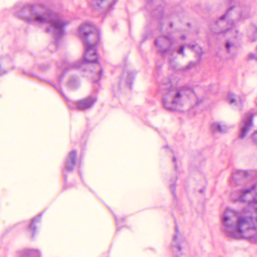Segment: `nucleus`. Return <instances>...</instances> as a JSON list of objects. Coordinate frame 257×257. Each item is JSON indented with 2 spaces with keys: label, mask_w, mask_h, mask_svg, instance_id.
Returning a JSON list of instances; mask_svg holds the SVG:
<instances>
[{
  "label": "nucleus",
  "mask_w": 257,
  "mask_h": 257,
  "mask_svg": "<svg viewBox=\"0 0 257 257\" xmlns=\"http://www.w3.org/2000/svg\"><path fill=\"white\" fill-rule=\"evenodd\" d=\"M235 201L247 202L257 212V185L241 189L231 194ZM223 230L227 235L234 238H247L257 243V217L227 208L220 216Z\"/></svg>",
  "instance_id": "f257e3e1"
},
{
  "label": "nucleus",
  "mask_w": 257,
  "mask_h": 257,
  "mask_svg": "<svg viewBox=\"0 0 257 257\" xmlns=\"http://www.w3.org/2000/svg\"><path fill=\"white\" fill-rule=\"evenodd\" d=\"M18 17L31 23L47 24L46 31L54 34L58 38L64 33V27L68 23L60 19L55 13L41 8L40 6H25L18 14Z\"/></svg>",
  "instance_id": "f03ea898"
},
{
  "label": "nucleus",
  "mask_w": 257,
  "mask_h": 257,
  "mask_svg": "<svg viewBox=\"0 0 257 257\" xmlns=\"http://www.w3.org/2000/svg\"><path fill=\"white\" fill-rule=\"evenodd\" d=\"M94 27L90 24H83L79 28V35L81 38L85 52L84 54V60L82 62H78L77 63H72L65 65L69 66L67 69L77 68L81 65L87 63H96L97 60V54L96 51V46L99 41L98 33H94ZM65 66H63L64 68Z\"/></svg>",
  "instance_id": "7ed1b4c3"
},
{
  "label": "nucleus",
  "mask_w": 257,
  "mask_h": 257,
  "mask_svg": "<svg viewBox=\"0 0 257 257\" xmlns=\"http://www.w3.org/2000/svg\"><path fill=\"white\" fill-rule=\"evenodd\" d=\"M170 98H164L163 105L165 109L175 111L177 107L184 104L189 97L195 96L193 90L189 87L182 86L171 90L169 92Z\"/></svg>",
  "instance_id": "20e7f679"
},
{
  "label": "nucleus",
  "mask_w": 257,
  "mask_h": 257,
  "mask_svg": "<svg viewBox=\"0 0 257 257\" xmlns=\"http://www.w3.org/2000/svg\"><path fill=\"white\" fill-rule=\"evenodd\" d=\"M173 41L169 36H161L155 40V45L159 48V51L164 57L172 56L175 49L172 48Z\"/></svg>",
  "instance_id": "39448f33"
},
{
  "label": "nucleus",
  "mask_w": 257,
  "mask_h": 257,
  "mask_svg": "<svg viewBox=\"0 0 257 257\" xmlns=\"http://www.w3.org/2000/svg\"><path fill=\"white\" fill-rule=\"evenodd\" d=\"M188 247V243L184 236L176 230V234L173 236L171 244V248L177 255L182 254Z\"/></svg>",
  "instance_id": "423d86ee"
},
{
  "label": "nucleus",
  "mask_w": 257,
  "mask_h": 257,
  "mask_svg": "<svg viewBox=\"0 0 257 257\" xmlns=\"http://www.w3.org/2000/svg\"><path fill=\"white\" fill-rule=\"evenodd\" d=\"M77 151L75 150L70 151L66 159L65 167L63 170V173L65 178V171L71 172L73 170L75 166L77 164L76 159Z\"/></svg>",
  "instance_id": "0eeeda50"
},
{
  "label": "nucleus",
  "mask_w": 257,
  "mask_h": 257,
  "mask_svg": "<svg viewBox=\"0 0 257 257\" xmlns=\"http://www.w3.org/2000/svg\"><path fill=\"white\" fill-rule=\"evenodd\" d=\"M95 96H89L78 100L76 102V108L79 110H85L91 108L96 101Z\"/></svg>",
  "instance_id": "6e6552de"
},
{
  "label": "nucleus",
  "mask_w": 257,
  "mask_h": 257,
  "mask_svg": "<svg viewBox=\"0 0 257 257\" xmlns=\"http://www.w3.org/2000/svg\"><path fill=\"white\" fill-rule=\"evenodd\" d=\"M19 257H40V253L37 250L25 249L18 253Z\"/></svg>",
  "instance_id": "1a4fd4ad"
},
{
  "label": "nucleus",
  "mask_w": 257,
  "mask_h": 257,
  "mask_svg": "<svg viewBox=\"0 0 257 257\" xmlns=\"http://www.w3.org/2000/svg\"><path fill=\"white\" fill-rule=\"evenodd\" d=\"M225 48L226 52L228 54L231 56H234L236 55L237 52V47L236 45L232 42L229 41H227L225 45Z\"/></svg>",
  "instance_id": "9d476101"
},
{
  "label": "nucleus",
  "mask_w": 257,
  "mask_h": 257,
  "mask_svg": "<svg viewBox=\"0 0 257 257\" xmlns=\"http://www.w3.org/2000/svg\"><path fill=\"white\" fill-rule=\"evenodd\" d=\"M243 126L241 128H249L253 126L252 122V115L247 114L242 120Z\"/></svg>",
  "instance_id": "9b49d317"
},
{
  "label": "nucleus",
  "mask_w": 257,
  "mask_h": 257,
  "mask_svg": "<svg viewBox=\"0 0 257 257\" xmlns=\"http://www.w3.org/2000/svg\"><path fill=\"white\" fill-rule=\"evenodd\" d=\"M226 99L229 103L231 105H237L239 103L241 104L242 102L239 96H236L233 93H229Z\"/></svg>",
  "instance_id": "f8f14e48"
},
{
  "label": "nucleus",
  "mask_w": 257,
  "mask_h": 257,
  "mask_svg": "<svg viewBox=\"0 0 257 257\" xmlns=\"http://www.w3.org/2000/svg\"><path fill=\"white\" fill-rule=\"evenodd\" d=\"M215 34H219V33H225L228 35L229 36L233 37L234 38H237L236 33H237V30L234 28H228L226 29V30H221L220 31H212Z\"/></svg>",
  "instance_id": "ddd939ff"
},
{
  "label": "nucleus",
  "mask_w": 257,
  "mask_h": 257,
  "mask_svg": "<svg viewBox=\"0 0 257 257\" xmlns=\"http://www.w3.org/2000/svg\"><path fill=\"white\" fill-rule=\"evenodd\" d=\"M177 180V178L176 177L172 178L170 181V184H169L170 190L171 191V192L174 198L176 197L175 182H176Z\"/></svg>",
  "instance_id": "4468645a"
},
{
  "label": "nucleus",
  "mask_w": 257,
  "mask_h": 257,
  "mask_svg": "<svg viewBox=\"0 0 257 257\" xmlns=\"http://www.w3.org/2000/svg\"><path fill=\"white\" fill-rule=\"evenodd\" d=\"M41 217V215H39L38 217H34L32 220V222H31V224H30V225L29 226L30 230H32V231H33L34 232L35 228H36L35 226V224L36 222H39L40 220Z\"/></svg>",
  "instance_id": "2eb2a0df"
},
{
  "label": "nucleus",
  "mask_w": 257,
  "mask_h": 257,
  "mask_svg": "<svg viewBox=\"0 0 257 257\" xmlns=\"http://www.w3.org/2000/svg\"><path fill=\"white\" fill-rule=\"evenodd\" d=\"M232 8H231L230 9H229L226 13L223 15L222 17H221V18H220L219 20L218 21V22H217L215 24V26H219V25H223V24L225 23V21H224V19L226 18V17L228 16V15L229 14V12L231 11V10H232Z\"/></svg>",
  "instance_id": "dca6fc26"
},
{
  "label": "nucleus",
  "mask_w": 257,
  "mask_h": 257,
  "mask_svg": "<svg viewBox=\"0 0 257 257\" xmlns=\"http://www.w3.org/2000/svg\"><path fill=\"white\" fill-rule=\"evenodd\" d=\"M79 83L77 80L75 78L71 79L68 82L69 87L72 89H74L77 87Z\"/></svg>",
  "instance_id": "f3484780"
},
{
  "label": "nucleus",
  "mask_w": 257,
  "mask_h": 257,
  "mask_svg": "<svg viewBox=\"0 0 257 257\" xmlns=\"http://www.w3.org/2000/svg\"><path fill=\"white\" fill-rule=\"evenodd\" d=\"M188 47L192 49L199 55H201L202 54L201 48L197 44L194 45H188Z\"/></svg>",
  "instance_id": "a211bd4d"
},
{
  "label": "nucleus",
  "mask_w": 257,
  "mask_h": 257,
  "mask_svg": "<svg viewBox=\"0 0 257 257\" xmlns=\"http://www.w3.org/2000/svg\"><path fill=\"white\" fill-rule=\"evenodd\" d=\"M222 127H226L227 125L219 122H215L211 124V128H221Z\"/></svg>",
  "instance_id": "6ab92c4d"
},
{
  "label": "nucleus",
  "mask_w": 257,
  "mask_h": 257,
  "mask_svg": "<svg viewBox=\"0 0 257 257\" xmlns=\"http://www.w3.org/2000/svg\"><path fill=\"white\" fill-rule=\"evenodd\" d=\"M240 172H234L232 174L231 178L230 180V184L231 185L235 184V180L237 179V176L240 173Z\"/></svg>",
  "instance_id": "aec40b11"
},
{
  "label": "nucleus",
  "mask_w": 257,
  "mask_h": 257,
  "mask_svg": "<svg viewBox=\"0 0 257 257\" xmlns=\"http://www.w3.org/2000/svg\"><path fill=\"white\" fill-rule=\"evenodd\" d=\"M249 130H246V129L241 130V131L240 132V134H239V138L241 139L244 138L246 136V135L248 133Z\"/></svg>",
  "instance_id": "412c9836"
},
{
  "label": "nucleus",
  "mask_w": 257,
  "mask_h": 257,
  "mask_svg": "<svg viewBox=\"0 0 257 257\" xmlns=\"http://www.w3.org/2000/svg\"><path fill=\"white\" fill-rule=\"evenodd\" d=\"M213 131L212 133L214 135H215L216 134H222L225 133V130H213Z\"/></svg>",
  "instance_id": "4be33fe9"
},
{
  "label": "nucleus",
  "mask_w": 257,
  "mask_h": 257,
  "mask_svg": "<svg viewBox=\"0 0 257 257\" xmlns=\"http://www.w3.org/2000/svg\"><path fill=\"white\" fill-rule=\"evenodd\" d=\"M239 15H240V18H243V19L246 18L248 16L247 13H246V11L240 12Z\"/></svg>",
  "instance_id": "5701e85b"
},
{
  "label": "nucleus",
  "mask_w": 257,
  "mask_h": 257,
  "mask_svg": "<svg viewBox=\"0 0 257 257\" xmlns=\"http://www.w3.org/2000/svg\"><path fill=\"white\" fill-rule=\"evenodd\" d=\"M252 139L254 143L257 145V131H255L252 136Z\"/></svg>",
  "instance_id": "b1692460"
},
{
  "label": "nucleus",
  "mask_w": 257,
  "mask_h": 257,
  "mask_svg": "<svg viewBox=\"0 0 257 257\" xmlns=\"http://www.w3.org/2000/svg\"><path fill=\"white\" fill-rule=\"evenodd\" d=\"M104 0H93L92 5L99 6L100 5V2H102Z\"/></svg>",
  "instance_id": "393cba45"
},
{
  "label": "nucleus",
  "mask_w": 257,
  "mask_h": 257,
  "mask_svg": "<svg viewBox=\"0 0 257 257\" xmlns=\"http://www.w3.org/2000/svg\"><path fill=\"white\" fill-rule=\"evenodd\" d=\"M99 74L97 76V79H94V80H93V82L94 83L97 82L98 80L100 78L101 75V73H102L101 69H100V70H99Z\"/></svg>",
  "instance_id": "a878e982"
},
{
  "label": "nucleus",
  "mask_w": 257,
  "mask_h": 257,
  "mask_svg": "<svg viewBox=\"0 0 257 257\" xmlns=\"http://www.w3.org/2000/svg\"><path fill=\"white\" fill-rule=\"evenodd\" d=\"M178 53L179 54H182L183 55H184V47L181 46L180 48L178 50Z\"/></svg>",
  "instance_id": "bb28decb"
},
{
  "label": "nucleus",
  "mask_w": 257,
  "mask_h": 257,
  "mask_svg": "<svg viewBox=\"0 0 257 257\" xmlns=\"http://www.w3.org/2000/svg\"><path fill=\"white\" fill-rule=\"evenodd\" d=\"M173 163H174L175 169L177 170V159L175 157H174L173 159Z\"/></svg>",
  "instance_id": "cd10ccee"
},
{
  "label": "nucleus",
  "mask_w": 257,
  "mask_h": 257,
  "mask_svg": "<svg viewBox=\"0 0 257 257\" xmlns=\"http://www.w3.org/2000/svg\"><path fill=\"white\" fill-rule=\"evenodd\" d=\"M249 58L251 59H255L257 61V56L255 57V55L253 54H250L249 55Z\"/></svg>",
  "instance_id": "c85d7f7f"
},
{
  "label": "nucleus",
  "mask_w": 257,
  "mask_h": 257,
  "mask_svg": "<svg viewBox=\"0 0 257 257\" xmlns=\"http://www.w3.org/2000/svg\"><path fill=\"white\" fill-rule=\"evenodd\" d=\"M255 30L256 31V33L255 34V36L254 37H253V38L251 39V41H255L256 39V37H257V29L255 28Z\"/></svg>",
  "instance_id": "c756f323"
},
{
  "label": "nucleus",
  "mask_w": 257,
  "mask_h": 257,
  "mask_svg": "<svg viewBox=\"0 0 257 257\" xmlns=\"http://www.w3.org/2000/svg\"><path fill=\"white\" fill-rule=\"evenodd\" d=\"M195 64V63H193V62L190 63L188 66V68H190L192 67V66H194Z\"/></svg>",
  "instance_id": "7c9ffc66"
},
{
  "label": "nucleus",
  "mask_w": 257,
  "mask_h": 257,
  "mask_svg": "<svg viewBox=\"0 0 257 257\" xmlns=\"http://www.w3.org/2000/svg\"><path fill=\"white\" fill-rule=\"evenodd\" d=\"M116 2V0L114 1L112 4H111L109 6L110 9H112L113 5H115Z\"/></svg>",
  "instance_id": "2f4dec72"
},
{
  "label": "nucleus",
  "mask_w": 257,
  "mask_h": 257,
  "mask_svg": "<svg viewBox=\"0 0 257 257\" xmlns=\"http://www.w3.org/2000/svg\"><path fill=\"white\" fill-rule=\"evenodd\" d=\"M115 220H116V224H117V225H118V219L116 217H115Z\"/></svg>",
  "instance_id": "473e14b6"
},
{
  "label": "nucleus",
  "mask_w": 257,
  "mask_h": 257,
  "mask_svg": "<svg viewBox=\"0 0 257 257\" xmlns=\"http://www.w3.org/2000/svg\"><path fill=\"white\" fill-rule=\"evenodd\" d=\"M228 25L229 24L232 26V25H233V22L232 21L228 22Z\"/></svg>",
  "instance_id": "72a5a7b5"
},
{
  "label": "nucleus",
  "mask_w": 257,
  "mask_h": 257,
  "mask_svg": "<svg viewBox=\"0 0 257 257\" xmlns=\"http://www.w3.org/2000/svg\"><path fill=\"white\" fill-rule=\"evenodd\" d=\"M181 38H182V39L184 40V39H185L186 38H185V36H182Z\"/></svg>",
  "instance_id": "f704fd0d"
}]
</instances>
